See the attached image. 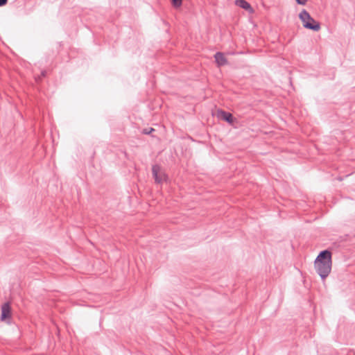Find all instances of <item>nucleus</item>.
Returning a JSON list of instances; mask_svg holds the SVG:
<instances>
[{
  "mask_svg": "<svg viewBox=\"0 0 355 355\" xmlns=\"http://www.w3.org/2000/svg\"><path fill=\"white\" fill-rule=\"evenodd\" d=\"M332 266L331 252L322 251L316 257L314 267L322 279H325L331 272Z\"/></svg>",
  "mask_w": 355,
  "mask_h": 355,
  "instance_id": "obj_1",
  "label": "nucleus"
},
{
  "mask_svg": "<svg viewBox=\"0 0 355 355\" xmlns=\"http://www.w3.org/2000/svg\"><path fill=\"white\" fill-rule=\"evenodd\" d=\"M300 19L305 28L318 31L320 28V24L314 20L309 13L305 10H302L300 15Z\"/></svg>",
  "mask_w": 355,
  "mask_h": 355,
  "instance_id": "obj_2",
  "label": "nucleus"
},
{
  "mask_svg": "<svg viewBox=\"0 0 355 355\" xmlns=\"http://www.w3.org/2000/svg\"><path fill=\"white\" fill-rule=\"evenodd\" d=\"M152 172L156 183L162 184L168 181V176L164 171L161 170L159 166H153Z\"/></svg>",
  "mask_w": 355,
  "mask_h": 355,
  "instance_id": "obj_3",
  "label": "nucleus"
},
{
  "mask_svg": "<svg viewBox=\"0 0 355 355\" xmlns=\"http://www.w3.org/2000/svg\"><path fill=\"white\" fill-rule=\"evenodd\" d=\"M217 116L219 119L227 121L230 124H234L236 121V119L232 116V114L226 112L223 110H218L217 112Z\"/></svg>",
  "mask_w": 355,
  "mask_h": 355,
  "instance_id": "obj_4",
  "label": "nucleus"
},
{
  "mask_svg": "<svg viewBox=\"0 0 355 355\" xmlns=\"http://www.w3.org/2000/svg\"><path fill=\"white\" fill-rule=\"evenodd\" d=\"M11 317V308L8 303H5L1 306V320L6 321Z\"/></svg>",
  "mask_w": 355,
  "mask_h": 355,
  "instance_id": "obj_5",
  "label": "nucleus"
},
{
  "mask_svg": "<svg viewBox=\"0 0 355 355\" xmlns=\"http://www.w3.org/2000/svg\"><path fill=\"white\" fill-rule=\"evenodd\" d=\"M235 3L240 8L245 9L250 13L254 12V10L252 6L245 0H236Z\"/></svg>",
  "mask_w": 355,
  "mask_h": 355,
  "instance_id": "obj_6",
  "label": "nucleus"
},
{
  "mask_svg": "<svg viewBox=\"0 0 355 355\" xmlns=\"http://www.w3.org/2000/svg\"><path fill=\"white\" fill-rule=\"evenodd\" d=\"M215 60L218 66H223L227 64V59L222 53H216L215 54Z\"/></svg>",
  "mask_w": 355,
  "mask_h": 355,
  "instance_id": "obj_7",
  "label": "nucleus"
},
{
  "mask_svg": "<svg viewBox=\"0 0 355 355\" xmlns=\"http://www.w3.org/2000/svg\"><path fill=\"white\" fill-rule=\"evenodd\" d=\"M182 0H172L173 5L176 7L179 8L182 5Z\"/></svg>",
  "mask_w": 355,
  "mask_h": 355,
  "instance_id": "obj_8",
  "label": "nucleus"
},
{
  "mask_svg": "<svg viewBox=\"0 0 355 355\" xmlns=\"http://www.w3.org/2000/svg\"><path fill=\"white\" fill-rule=\"evenodd\" d=\"M296 1L301 5H305L307 0H296Z\"/></svg>",
  "mask_w": 355,
  "mask_h": 355,
  "instance_id": "obj_9",
  "label": "nucleus"
},
{
  "mask_svg": "<svg viewBox=\"0 0 355 355\" xmlns=\"http://www.w3.org/2000/svg\"><path fill=\"white\" fill-rule=\"evenodd\" d=\"M8 0H0V6H4Z\"/></svg>",
  "mask_w": 355,
  "mask_h": 355,
  "instance_id": "obj_10",
  "label": "nucleus"
},
{
  "mask_svg": "<svg viewBox=\"0 0 355 355\" xmlns=\"http://www.w3.org/2000/svg\"><path fill=\"white\" fill-rule=\"evenodd\" d=\"M150 132V130H148V131L147 130H144V133H146V134H148Z\"/></svg>",
  "mask_w": 355,
  "mask_h": 355,
  "instance_id": "obj_11",
  "label": "nucleus"
},
{
  "mask_svg": "<svg viewBox=\"0 0 355 355\" xmlns=\"http://www.w3.org/2000/svg\"><path fill=\"white\" fill-rule=\"evenodd\" d=\"M153 130H154V129H153V128H150V132H152V131H153Z\"/></svg>",
  "mask_w": 355,
  "mask_h": 355,
  "instance_id": "obj_12",
  "label": "nucleus"
}]
</instances>
